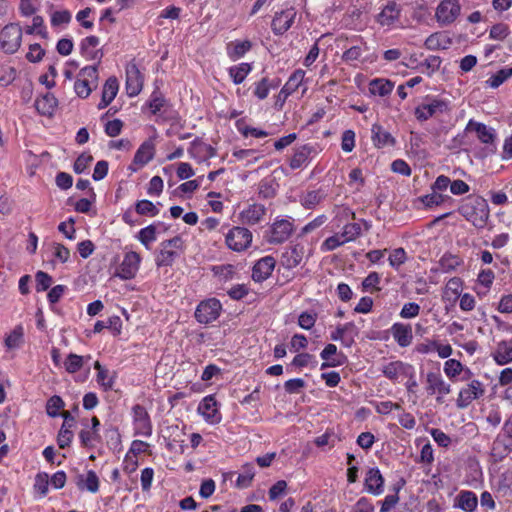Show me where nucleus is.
<instances>
[{
  "label": "nucleus",
  "mask_w": 512,
  "mask_h": 512,
  "mask_svg": "<svg viewBox=\"0 0 512 512\" xmlns=\"http://www.w3.org/2000/svg\"><path fill=\"white\" fill-rule=\"evenodd\" d=\"M459 213L477 229L486 226L489 219V207L487 201L480 196H470L465 199L458 209Z\"/></svg>",
  "instance_id": "1"
},
{
  "label": "nucleus",
  "mask_w": 512,
  "mask_h": 512,
  "mask_svg": "<svg viewBox=\"0 0 512 512\" xmlns=\"http://www.w3.org/2000/svg\"><path fill=\"white\" fill-rule=\"evenodd\" d=\"M183 249V240L180 236L164 240L160 243V250L156 254L155 264L157 267H169L179 257V250Z\"/></svg>",
  "instance_id": "2"
},
{
  "label": "nucleus",
  "mask_w": 512,
  "mask_h": 512,
  "mask_svg": "<svg viewBox=\"0 0 512 512\" xmlns=\"http://www.w3.org/2000/svg\"><path fill=\"white\" fill-rule=\"evenodd\" d=\"M22 41V28L17 23H10L0 31V47L7 54L15 53Z\"/></svg>",
  "instance_id": "3"
},
{
  "label": "nucleus",
  "mask_w": 512,
  "mask_h": 512,
  "mask_svg": "<svg viewBox=\"0 0 512 512\" xmlns=\"http://www.w3.org/2000/svg\"><path fill=\"white\" fill-rule=\"evenodd\" d=\"M252 242V233L245 227L235 226L225 234L227 247L235 252L247 250Z\"/></svg>",
  "instance_id": "4"
},
{
  "label": "nucleus",
  "mask_w": 512,
  "mask_h": 512,
  "mask_svg": "<svg viewBox=\"0 0 512 512\" xmlns=\"http://www.w3.org/2000/svg\"><path fill=\"white\" fill-rule=\"evenodd\" d=\"M221 311V302L216 298H209L197 305L194 316L197 322L207 325L217 320Z\"/></svg>",
  "instance_id": "5"
},
{
  "label": "nucleus",
  "mask_w": 512,
  "mask_h": 512,
  "mask_svg": "<svg viewBox=\"0 0 512 512\" xmlns=\"http://www.w3.org/2000/svg\"><path fill=\"white\" fill-rule=\"evenodd\" d=\"M484 394V384L477 379H473L466 386L460 389L458 397L456 399V406L459 409H465L474 400L480 399Z\"/></svg>",
  "instance_id": "6"
},
{
  "label": "nucleus",
  "mask_w": 512,
  "mask_h": 512,
  "mask_svg": "<svg viewBox=\"0 0 512 512\" xmlns=\"http://www.w3.org/2000/svg\"><path fill=\"white\" fill-rule=\"evenodd\" d=\"M425 390L429 396L436 395L438 403H443V397L451 392V385L445 382L439 371H430L426 375Z\"/></svg>",
  "instance_id": "7"
},
{
  "label": "nucleus",
  "mask_w": 512,
  "mask_h": 512,
  "mask_svg": "<svg viewBox=\"0 0 512 512\" xmlns=\"http://www.w3.org/2000/svg\"><path fill=\"white\" fill-rule=\"evenodd\" d=\"M461 13V5L458 0H442L435 12L437 22L441 26H447L455 22Z\"/></svg>",
  "instance_id": "8"
},
{
  "label": "nucleus",
  "mask_w": 512,
  "mask_h": 512,
  "mask_svg": "<svg viewBox=\"0 0 512 512\" xmlns=\"http://www.w3.org/2000/svg\"><path fill=\"white\" fill-rule=\"evenodd\" d=\"M132 416L135 435L150 437L152 435V423L146 408L140 404L134 405Z\"/></svg>",
  "instance_id": "9"
},
{
  "label": "nucleus",
  "mask_w": 512,
  "mask_h": 512,
  "mask_svg": "<svg viewBox=\"0 0 512 512\" xmlns=\"http://www.w3.org/2000/svg\"><path fill=\"white\" fill-rule=\"evenodd\" d=\"M448 111V103L444 100L433 98L427 103H422L415 108V117L423 122L431 117Z\"/></svg>",
  "instance_id": "10"
},
{
  "label": "nucleus",
  "mask_w": 512,
  "mask_h": 512,
  "mask_svg": "<svg viewBox=\"0 0 512 512\" xmlns=\"http://www.w3.org/2000/svg\"><path fill=\"white\" fill-rule=\"evenodd\" d=\"M402 8L395 1H387L376 15L375 21L382 27L391 28L399 23Z\"/></svg>",
  "instance_id": "11"
},
{
  "label": "nucleus",
  "mask_w": 512,
  "mask_h": 512,
  "mask_svg": "<svg viewBox=\"0 0 512 512\" xmlns=\"http://www.w3.org/2000/svg\"><path fill=\"white\" fill-rule=\"evenodd\" d=\"M294 231L293 222L289 219H276L270 230L268 242L270 244H281L289 239Z\"/></svg>",
  "instance_id": "12"
},
{
  "label": "nucleus",
  "mask_w": 512,
  "mask_h": 512,
  "mask_svg": "<svg viewBox=\"0 0 512 512\" xmlns=\"http://www.w3.org/2000/svg\"><path fill=\"white\" fill-rule=\"evenodd\" d=\"M141 257L137 252L131 251L124 255L122 263L119 265L116 276L123 280H130L135 277L139 270Z\"/></svg>",
  "instance_id": "13"
},
{
  "label": "nucleus",
  "mask_w": 512,
  "mask_h": 512,
  "mask_svg": "<svg viewBox=\"0 0 512 512\" xmlns=\"http://www.w3.org/2000/svg\"><path fill=\"white\" fill-rule=\"evenodd\" d=\"M297 12L295 8L290 7L280 12H276L271 23V29L275 35H283L294 23Z\"/></svg>",
  "instance_id": "14"
},
{
  "label": "nucleus",
  "mask_w": 512,
  "mask_h": 512,
  "mask_svg": "<svg viewBox=\"0 0 512 512\" xmlns=\"http://www.w3.org/2000/svg\"><path fill=\"white\" fill-rule=\"evenodd\" d=\"M155 155V145L151 139L144 141L137 149L133 163L129 166V170L136 172L139 167L149 163Z\"/></svg>",
  "instance_id": "15"
},
{
  "label": "nucleus",
  "mask_w": 512,
  "mask_h": 512,
  "mask_svg": "<svg viewBox=\"0 0 512 512\" xmlns=\"http://www.w3.org/2000/svg\"><path fill=\"white\" fill-rule=\"evenodd\" d=\"M383 375L393 382H397L400 376L411 378L412 365L402 361H392L382 367Z\"/></svg>",
  "instance_id": "16"
},
{
  "label": "nucleus",
  "mask_w": 512,
  "mask_h": 512,
  "mask_svg": "<svg viewBox=\"0 0 512 512\" xmlns=\"http://www.w3.org/2000/svg\"><path fill=\"white\" fill-rule=\"evenodd\" d=\"M197 410L208 423L216 424L221 420V416L217 408V401L213 395L204 397L199 403Z\"/></svg>",
  "instance_id": "17"
},
{
  "label": "nucleus",
  "mask_w": 512,
  "mask_h": 512,
  "mask_svg": "<svg viewBox=\"0 0 512 512\" xmlns=\"http://www.w3.org/2000/svg\"><path fill=\"white\" fill-rule=\"evenodd\" d=\"M384 477L377 467L369 468L365 474L364 486L366 490L375 496L384 492Z\"/></svg>",
  "instance_id": "18"
},
{
  "label": "nucleus",
  "mask_w": 512,
  "mask_h": 512,
  "mask_svg": "<svg viewBox=\"0 0 512 512\" xmlns=\"http://www.w3.org/2000/svg\"><path fill=\"white\" fill-rule=\"evenodd\" d=\"M275 264L276 261L272 256H265L259 259L253 266L252 279L259 283L265 281L272 274Z\"/></svg>",
  "instance_id": "19"
},
{
  "label": "nucleus",
  "mask_w": 512,
  "mask_h": 512,
  "mask_svg": "<svg viewBox=\"0 0 512 512\" xmlns=\"http://www.w3.org/2000/svg\"><path fill=\"white\" fill-rule=\"evenodd\" d=\"M371 139L374 146L378 149L393 147L396 144V139L391 135V133L385 130L384 127L378 123L372 125Z\"/></svg>",
  "instance_id": "20"
},
{
  "label": "nucleus",
  "mask_w": 512,
  "mask_h": 512,
  "mask_svg": "<svg viewBox=\"0 0 512 512\" xmlns=\"http://www.w3.org/2000/svg\"><path fill=\"white\" fill-rule=\"evenodd\" d=\"M188 153L193 159L201 162L214 157L216 150L209 144L194 140L188 148Z\"/></svg>",
  "instance_id": "21"
},
{
  "label": "nucleus",
  "mask_w": 512,
  "mask_h": 512,
  "mask_svg": "<svg viewBox=\"0 0 512 512\" xmlns=\"http://www.w3.org/2000/svg\"><path fill=\"white\" fill-rule=\"evenodd\" d=\"M304 256V246L297 244L286 249L281 255V264L287 269L297 267Z\"/></svg>",
  "instance_id": "22"
},
{
  "label": "nucleus",
  "mask_w": 512,
  "mask_h": 512,
  "mask_svg": "<svg viewBox=\"0 0 512 512\" xmlns=\"http://www.w3.org/2000/svg\"><path fill=\"white\" fill-rule=\"evenodd\" d=\"M99 43L100 40L97 36L91 35L84 38L80 43L81 54L87 60H100L103 56V53L100 50H95Z\"/></svg>",
  "instance_id": "23"
},
{
  "label": "nucleus",
  "mask_w": 512,
  "mask_h": 512,
  "mask_svg": "<svg viewBox=\"0 0 512 512\" xmlns=\"http://www.w3.org/2000/svg\"><path fill=\"white\" fill-rule=\"evenodd\" d=\"M394 340L400 347H407L413 339L412 328L410 325L403 323H395L391 327Z\"/></svg>",
  "instance_id": "24"
},
{
  "label": "nucleus",
  "mask_w": 512,
  "mask_h": 512,
  "mask_svg": "<svg viewBox=\"0 0 512 512\" xmlns=\"http://www.w3.org/2000/svg\"><path fill=\"white\" fill-rule=\"evenodd\" d=\"M75 484L80 490H87L96 493L99 490V478L95 471L89 470L85 475L78 474L75 477Z\"/></svg>",
  "instance_id": "25"
},
{
  "label": "nucleus",
  "mask_w": 512,
  "mask_h": 512,
  "mask_svg": "<svg viewBox=\"0 0 512 512\" xmlns=\"http://www.w3.org/2000/svg\"><path fill=\"white\" fill-rule=\"evenodd\" d=\"M478 498L472 491H461L454 500V507L465 512H474L477 508Z\"/></svg>",
  "instance_id": "26"
},
{
  "label": "nucleus",
  "mask_w": 512,
  "mask_h": 512,
  "mask_svg": "<svg viewBox=\"0 0 512 512\" xmlns=\"http://www.w3.org/2000/svg\"><path fill=\"white\" fill-rule=\"evenodd\" d=\"M126 90L130 97L137 96L142 90V77L135 65L127 69Z\"/></svg>",
  "instance_id": "27"
},
{
  "label": "nucleus",
  "mask_w": 512,
  "mask_h": 512,
  "mask_svg": "<svg viewBox=\"0 0 512 512\" xmlns=\"http://www.w3.org/2000/svg\"><path fill=\"white\" fill-rule=\"evenodd\" d=\"M466 131H475L478 139L484 144H491L495 140V132L485 124L470 120L466 126Z\"/></svg>",
  "instance_id": "28"
},
{
  "label": "nucleus",
  "mask_w": 512,
  "mask_h": 512,
  "mask_svg": "<svg viewBox=\"0 0 512 512\" xmlns=\"http://www.w3.org/2000/svg\"><path fill=\"white\" fill-rule=\"evenodd\" d=\"M34 106L39 114L50 117L57 107V99L53 94L46 93L35 100Z\"/></svg>",
  "instance_id": "29"
},
{
  "label": "nucleus",
  "mask_w": 512,
  "mask_h": 512,
  "mask_svg": "<svg viewBox=\"0 0 512 512\" xmlns=\"http://www.w3.org/2000/svg\"><path fill=\"white\" fill-rule=\"evenodd\" d=\"M492 357L498 365L512 362V341H501L492 352Z\"/></svg>",
  "instance_id": "30"
},
{
  "label": "nucleus",
  "mask_w": 512,
  "mask_h": 512,
  "mask_svg": "<svg viewBox=\"0 0 512 512\" xmlns=\"http://www.w3.org/2000/svg\"><path fill=\"white\" fill-rule=\"evenodd\" d=\"M313 151V146L309 144L303 145L296 149L290 159L289 165L291 169H299L302 166H306L309 163L310 155Z\"/></svg>",
  "instance_id": "31"
},
{
  "label": "nucleus",
  "mask_w": 512,
  "mask_h": 512,
  "mask_svg": "<svg viewBox=\"0 0 512 512\" xmlns=\"http://www.w3.org/2000/svg\"><path fill=\"white\" fill-rule=\"evenodd\" d=\"M305 76V72L302 69H298L289 77L288 81L282 87L279 92V97L283 96V99L286 100L288 96L293 94L302 83Z\"/></svg>",
  "instance_id": "32"
},
{
  "label": "nucleus",
  "mask_w": 512,
  "mask_h": 512,
  "mask_svg": "<svg viewBox=\"0 0 512 512\" xmlns=\"http://www.w3.org/2000/svg\"><path fill=\"white\" fill-rule=\"evenodd\" d=\"M252 48V43L249 40L233 41L227 44L226 51L228 57L236 61L242 58Z\"/></svg>",
  "instance_id": "33"
},
{
  "label": "nucleus",
  "mask_w": 512,
  "mask_h": 512,
  "mask_svg": "<svg viewBox=\"0 0 512 512\" xmlns=\"http://www.w3.org/2000/svg\"><path fill=\"white\" fill-rule=\"evenodd\" d=\"M279 85V79H269L268 77H263L261 80L254 84L253 94L259 100H264L267 98L270 89H275Z\"/></svg>",
  "instance_id": "34"
},
{
  "label": "nucleus",
  "mask_w": 512,
  "mask_h": 512,
  "mask_svg": "<svg viewBox=\"0 0 512 512\" xmlns=\"http://www.w3.org/2000/svg\"><path fill=\"white\" fill-rule=\"evenodd\" d=\"M394 88V83L388 79L375 78L369 83V92L381 97L389 95Z\"/></svg>",
  "instance_id": "35"
},
{
  "label": "nucleus",
  "mask_w": 512,
  "mask_h": 512,
  "mask_svg": "<svg viewBox=\"0 0 512 512\" xmlns=\"http://www.w3.org/2000/svg\"><path fill=\"white\" fill-rule=\"evenodd\" d=\"M266 214V207L263 204L254 203L241 213L242 219L248 224H256Z\"/></svg>",
  "instance_id": "36"
},
{
  "label": "nucleus",
  "mask_w": 512,
  "mask_h": 512,
  "mask_svg": "<svg viewBox=\"0 0 512 512\" xmlns=\"http://www.w3.org/2000/svg\"><path fill=\"white\" fill-rule=\"evenodd\" d=\"M326 197L322 189L308 191L300 198V203L305 209H313Z\"/></svg>",
  "instance_id": "37"
},
{
  "label": "nucleus",
  "mask_w": 512,
  "mask_h": 512,
  "mask_svg": "<svg viewBox=\"0 0 512 512\" xmlns=\"http://www.w3.org/2000/svg\"><path fill=\"white\" fill-rule=\"evenodd\" d=\"M94 369L98 371L97 373V382L100 386L103 387L105 391H109L113 388L115 382V375H110L109 371L104 368L100 362L96 361L94 363Z\"/></svg>",
  "instance_id": "38"
},
{
  "label": "nucleus",
  "mask_w": 512,
  "mask_h": 512,
  "mask_svg": "<svg viewBox=\"0 0 512 512\" xmlns=\"http://www.w3.org/2000/svg\"><path fill=\"white\" fill-rule=\"evenodd\" d=\"M252 66L249 63H240L235 66H231L228 69L229 76L231 77L234 84H241L247 75L251 72Z\"/></svg>",
  "instance_id": "39"
},
{
  "label": "nucleus",
  "mask_w": 512,
  "mask_h": 512,
  "mask_svg": "<svg viewBox=\"0 0 512 512\" xmlns=\"http://www.w3.org/2000/svg\"><path fill=\"white\" fill-rule=\"evenodd\" d=\"M451 44V40L445 36H443L441 33H434L431 34L426 40H425V47L428 50H439V49H447L449 45Z\"/></svg>",
  "instance_id": "40"
},
{
  "label": "nucleus",
  "mask_w": 512,
  "mask_h": 512,
  "mask_svg": "<svg viewBox=\"0 0 512 512\" xmlns=\"http://www.w3.org/2000/svg\"><path fill=\"white\" fill-rule=\"evenodd\" d=\"M497 492L502 496L512 494V470L508 469L501 473L497 482Z\"/></svg>",
  "instance_id": "41"
},
{
  "label": "nucleus",
  "mask_w": 512,
  "mask_h": 512,
  "mask_svg": "<svg viewBox=\"0 0 512 512\" xmlns=\"http://www.w3.org/2000/svg\"><path fill=\"white\" fill-rule=\"evenodd\" d=\"M158 227L156 224L148 225L138 232V240L146 247L149 248L150 244L157 239Z\"/></svg>",
  "instance_id": "42"
},
{
  "label": "nucleus",
  "mask_w": 512,
  "mask_h": 512,
  "mask_svg": "<svg viewBox=\"0 0 512 512\" xmlns=\"http://www.w3.org/2000/svg\"><path fill=\"white\" fill-rule=\"evenodd\" d=\"M512 77V67L500 69L496 74L492 75L487 81V85L491 88H498L508 78Z\"/></svg>",
  "instance_id": "43"
},
{
  "label": "nucleus",
  "mask_w": 512,
  "mask_h": 512,
  "mask_svg": "<svg viewBox=\"0 0 512 512\" xmlns=\"http://www.w3.org/2000/svg\"><path fill=\"white\" fill-rule=\"evenodd\" d=\"M441 63L442 59L439 56L430 55L419 64V68L423 73H427L428 76H431L439 70Z\"/></svg>",
  "instance_id": "44"
},
{
  "label": "nucleus",
  "mask_w": 512,
  "mask_h": 512,
  "mask_svg": "<svg viewBox=\"0 0 512 512\" xmlns=\"http://www.w3.org/2000/svg\"><path fill=\"white\" fill-rule=\"evenodd\" d=\"M166 99L159 90H154L147 102L151 112L156 115L166 105Z\"/></svg>",
  "instance_id": "45"
},
{
  "label": "nucleus",
  "mask_w": 512,
  "mask_h": 512,
  "mask_svg": "<svg viewBox=\"0 0 512 512\" xmlns=\"http://www.w3.org/2000/svg\"><path fill=\"white\" fill-rule=\"evenodd\" d=\"M25 33L28 35L38 34L42 38H47V30L44 25L43 17L38 15L34 16L32 20V25L26 27Z\"/></svg>",
  "instance_id": "46"
},
{
  "label": "nucleus",
  "mask_w": 512,
  "mask_h": 512,
  "mask_svg": "<svg viewBox=\"0 0 512 512\" xmlns=\"http://www.w3.org/2000/svg\"><path fill=\"white\" fill-rule=\"evenodd\" d=\"M82 366L83 357L74 353L68 354L64 361V368L70 374L78 372Z\"/></svg>",
  "instance_id": "47"
},
{
  "label": "nucleus",
  "mask_w": 512,
  "mask_h": 512,
  "mask_svg": "<svg viewBox=\"0 0 512 512\" xmlns=\"http://www.w3.org/2000/svg\"><path fill=\"white\" fill-rule=\"evenodd\" d=\"M135 211L139 215L154 217L158 215L159 209L149 200H140L135 204Z\"/></svg>",
  "instance_id": "48"
},
{
  "label": "nucleus",
  "mask_w": 512,
  "mask_h": 512,
  "mask_svg": "<svg viewBox=\"0 0 512 512\" xmlns=\"http://www.w3.org/2000/svg\"><path fill=\"white\" fill-rule=\"evenodd\" d=\"M464 370L463 364L456 359H448L444 363V373L450 379H454Z\"/></svg>",
  "instance_id": "49"
},
{
  "label": "nucleus",
  "mask_w": 512,
  "mask_h": 512,
  "mask_svg": "<svg viewBox=\"0 0 512 512\" xmlns=\"http://www.w3.org/2000/svg\"><path fill=\"white\" fill-rule=\"evenodd\" d=\"M118 89L119 85L116 77H109L103 86L102 96L112 102L118 93Z\"/></svg>",
  "instance_id": "50"
},
{
  "label": "nucleus",
  "mask_w": 512,
  "mask_h": 512,
  "mask_svg": "<svg viewBox=\"0 0 512 512\" xmlns=\"http://www.w3.org/2000/svg\"><path fill=\"white\" fill-rule=\"evenodd\" d=\"M65 406L64 401L60 396L54 395L50 397L46 404V413L50 417H57L59 411Z\"/></svg>",
  "instance_id": "51"
},
{
  "label": "nucleus",
  "mask_w": 512,
  "mask_h": 512,
  "mask_svg": "<svg viewBox=\"0 0 512 512\" xmlns=\"http://www.w3.org/2000/svg\"><path fill=\"white\" fill-rule=\"evenodd\" d=\"M345 243L347 242L345 241L343 235L340 232L325 239L321 245V249L323 251H333L338 247L344 245Z\"/></svg>",
  "instance_id": "52"
},
{
  "label": "nucleus",
  "mask_w": 512,
  "mask_h": 512,
  "mask_svg": "<svg viewBox=\"0 0 512 512\" xmlns=\"http://www.w3.org/2000/svg\"><path fill=\"white\" fill-rule=\"evenodd\" d=\"M401 487L402 485L394 487V493L385 496L384 500L381 502L380 512H389L396 506L399 501L398 493Z\"/></svg>",
  "instance_id": "53"
},
{
  "label": "nucleus",
  "mask_w": 512,
  "mask_h": 512,
  "mask_svg": "<svg viewBox=\"0 0 512 512\" xmlns=\"http://www.w3.org/2000/svg\"><path fill=\"white\" fill-rule=\"evenodd\" d=\"M23 338L22 326H17L14 330L5 338V345L8 349H15L20 346Z\"/></svg>",
  "instance_id": "54"
},
{
  "label": "nucleus",
  "mask_w": 512,
  "mask_h": 512,
  "mask_svg": "<svg viewBox=\"0 0 512 512\" xmlns=\"http://www.w3.org/2000/svg\"><path fill=\"white\" fill-rule=\"evenodd\" d=\"M49 475L45 472L38 473L35 477L34 489L42 497L46 496L49 487Z\"/></svg>",
  "instance_id": "55"
},
{
  "label": "nucleus",
  "mask_w": 512,
  "mask_h": 512,
  "mask_svg": "<svg viewBox=\"0 0 512 512\" xmlns=\"http://www.w3.org/2000/svg\"><path fill=\"white\" fill-rule=\"evenodd\" d=\"M494 272L490 269H486V270H482L480 271L479 275H478V283L480 285H482L484 287V291H480L478 290L477 293L478 295H485L487 290L490 288V286L492 285L493 283V280H494Z\"/></svg>",
  "instance_id": "56"
},
{
  "label": "nucleus",
  "mask_w": 512,
  "mask_h": 512,
  "mask_svg": "<svg viewBox=\"0 0 512 512\" xmlns=\"http://www.w3.org/2000/svg\"><path fill=\"white\" fill-rule=\"evenodd\" d=\"M363 46V43L352 45L343 53L342 59L345 62H353L359 60L363 54V51L365 50Z\"/></svg>",
  "instance_id": "57"
},
{
  "label": "nucleus",
  "mask_w": 512,
  "mask_h": 512,
  "mask_svg": "<svg viewBox=\"0 0 512 512\" xmlns=\"http://www.w3.org/2000/svg\"><path fill=\"white\" fill-rule=\"evenodd\" d=\"M341 234L346 242L354 241L361 234V226L359 223H348L343 227Z\"/></svg>",
  "instance_id": "58"
},
{
  "label": "nucleus",
  "mask_w": 512,
  "mask_h": 512,
  "mask_svg": "<svg viewBox=\"0 0 512 512\" xmlns=\"http://www.w3.org/2000/svg\"><path fill=\"white\" fill-rule=\"evenodd\" d=\"M71 18V13L68 10L54 11L51 14V25L53 27L67 25L70 23Z\"/></svg>",
  "instance_id": "59"
},
{
  "label": "nucleus",
  "mask_w": 512,
  "mask_h": 512,
  "mask_svg": "<svg viewBox=\"0 0 512 512\" xmlns=\"http://www.w3.org/2000/svg\"><path fill=\"white\" fill-rule=\"evenodd\" d=\"M36 280V291L42 292L46 291L52 284L53 279L52 277L43 271H38L35 275Z\"/></svg>",
  "instance_id": "60"
},
{
  "label": "nucleus",
  "mask_w": 512,
  "mask_h": 512,
  "mask_svg": "<svg viewBox=\"0 0 512 512\" xmlns=\"http://www.w3.org/2000/svg\"><path fill=\"white\" fill-rule=\"evenodd\" d=\"M92 85L90 82L78 76L74 84L76 94L81 98H87L92 92Z\"/></svg>",
  "instance_id": "61"
},
{
  "label": "nucleus",
  "mask_w": 512,
  "mask_h": 512,
  "mask_svg": "<svg viewBox=\"0 0 512 512\" xmlns=\"http://www.w3.org/2000/svg\"><path fill=\"white\" fill-rule=\"evenodd\" d=\"M82 79L90 82L96 87L98 80V70L96 65L86 66L82 68L78 74Z\"/></svg>",
  "instance_id": "62"
},
{
  "label": "nucleus",
  "mask_w": 512,
  "mask_h": 512,
  "mask_svg": "<svg viewBox=\"0 0 512 512\" xmlns=\"http://www.w3.org/2000/svg\"><path fill=\"white\" fill-rule=\"evenodd\" d=\"M420 313V306L415 302L405 303L400 311V317L404 319H411L418 316Z\"/></svg>",
  "instance_id": "63"
},
{
  "label": "nucleus",
  "mask_w": 512,
  "mask_h": 512,
  "mask_svg": "<svg viewBox=\"0 0 512 512\" xmlns=\"http://www.w3.org/2000/svg\"><path fill=\"white\" fill-rule=\"evenodd\" d=\"M351 512H374V505L370 499L361 497L355 503Z\"/></svg>",
  "instance_id": "64"
}]
</instances>
